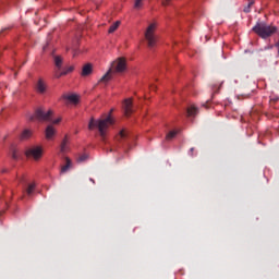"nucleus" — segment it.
I'll list each match as a JSON object with an SVG mask.
<instances>
[{"label":"nucleus","mask_w":279,"mask_h":279,"mask_svg":"<svg viewBox=\"0 0 279 279\" xmlns=\"http://www.w3.org/2000/svg\"><path fill=\"white\" fill-rule=\"evenodd\" d=\"M110 70L113 73H125L128 71V61L125 58H118L111 63Z\"/></svg>","instance_id":"nucleus-5"},{"label":"nucleus","mask_w":279,"mask_h":279,"mask_svg":"<svg viewBox=\"0 0 279 279\" xmlns=\"http://www.w3.org/2000/svg\"><path fill=\"white\" fill-rule=\"evenodd\" d=\"M21 141H27V138H32V130L25 129L20 135Z\"/></svg>","instance_id":"nucleus-17"},{"label":"nucleus","mask_w":279,"mask_h":279,"mask_svg":"<svg viewBox=\"0 0 279 279\" xmlns=\"http://www.w3.org/2000/svg\"><path fill=\"white\" fill-rule=\"evenodd\" d=\"M73 71H75V66L74 65H70V66L65 68L63 71H61V72H56L54 73V77L60 78V77H62V75H69V73H73Z\"/></svg>","instance_id":"nucleus-11"},{"label":"nucleus","mask_w":279,"mask_h":279,"mask_svg":"<svg viewBox=\"0 0 279 279\" xmlns=\"http://www.w3.org/2000/svg\"><path fill=\"white\" fill-rule=\"evenodd\" d=\"M123 110H124L125 117H130L132 114V112H134V109L132 107V98L124 99Z\"/></svg>","instance_id":"nucleus-8"},{"label":"nucleus","mask_w":279,"mask_h":279,"mask_svg":"<svg viewBox=\"0 0 279 279\" xmlns=\"http://www.w3.org/2000/svg\"><path fill=\"white\" fill-rule=\"evenodd\" d=\"M34 189H36V184L31 183L26 190L27 195H32V193H34Z\"/></svg>","instance_id":"nucleus-22"},{"label":"nucleus","mask_w":279,"mask_h":279,"mask_svg":"<svg viewBox=\"0 0 279 279\" xmlns=\"http://www.w3.org/2000/svg\"><path fill=\"white\" fill-rule=\"evenodd\" d=\"M56 134H58V129H56L53 124H49L45 130V137L48 141H53L56 138Z\"/></svg>","instance_id":"nucleus-7"},{"label":"nucleus","mask_w":279,"mask_h":279,"mask_svg":"<svg viewBox=\"0 0 279 279\" xmlns=\"http://www.w3.org/2000/svg\"><path fill=\"white\" fill-rule=\"evenodd\" d=\"M87 159H88V155L84 154L77 158V162H84V160H87Z\"/></svg>","instance_id":"nucleus-24"},{"label":"nucleus","mask_w":279,"mask_h":279,"mask_svg":"<svg viewBox=\"0 0 279 279\" xmlns=\"http://www.w3.org/2000/svg\"><path fill=\"white\" fill-rule=\"evenodd\" d=\"M125 136H128V133L125 132V130H121L117 136L118 141H121V138H125Z\"/></svg>","instance_id":"nucleus-23"},{"label":"nucleus","mask_w":279,"mask_h":279,"mask_svg":"<svg viewBox=\"0 0 279 279\" xmlns=\"http://www.w3.org/2000/svg\"><path fill=\"white\" fill-rule=\"evenodd\" d=\"M253 32L260 36V38H269V36H274L278 28L272 25H267L265 23H258L256 26L253 27Z\"/></svg>","instance_id":"nucleus-3"},{"label":"nucleus","mask_w":279,"mask_h":279,"mask_svg":"<svg viewBox=\"0 0 279 279\" xmlns=\"http://www.w3.org/2000/svg\"><path fill=\"white\" fill-rule=\"evenodd\" d=\"M36 90L39 95H45L47 93V82L45 80L39 78L36 84Z\"/></svg>","instance_id":"nucleus-10"},{"label":"nucleus","mask_w":279,"mask_h":279,"mask_svg":"<svg viewBox=\"0 0 279 279\" xmlns=\"http://www.w3.org/2000/svg\"><path fill=\"white\" fill-rule=\"evenodd\" d=\"M53 117V110L49 109L45 111V108L39 107L35 110V113L29 118L31 121H46L50 122Z\"/></svg>","instance_id":"nucleus-4"},{"label":"nucleus","mask_w":279,"mask_h":279,"mask_svg":"<svg viewBox=\"0 0 279 279\" xmlns=\"http://www.w3.org/2000/svg\"><path fill=\"white\" fill-rule=\"evenodd\" d=\"M187 114L189 117H195V114H197V107H195V105H191L187 108Z\"/></svg>","instance_id":"nucleus-19"},{"label":"nucleus","mask_w":279,"mask_h":279,"mask_svg":"<svg viewBox=\"0 0 279 279\" xmlns=\"http://www.w3.org/2000/svg\"><path fill=\"white\" fill-rule=\"evenodd\" d=\"M61 122H62V117H58L57 119L51 120L52 125H58Z\"/></svg>","instance_id":"nucleus-25"},{"label":"nucleus","mask_w":279,"mask_h":279,"mask_svg":"<svg viewBox=\"0 0 279 279\" xmlns=\"http://www.w3.org/2000/svg\"><path fill=\"white\" fill-rule=\"evenodd\" d=\"M63 99L72 104V106H77L80 104V95L77 94H65Z\"/></svg>","instance_id":"nucleus-9"},{"label":"nucleus","mask_w":279,"mask_h":279,"mask_svg":"<svg viewBox=\"0 0 279 279\" xmlns=\"http://www.w3.org/2000/svg\"><path fill=\"white\" fill-rule=\"evenodd\" d=\"M191 151H193V148H191Z\"/></svg>","instance_id":"nucleus-28"},{"label":"nucleus","mask_w":279,"mask_h":279,"mask_svg":"<svg viewBox=\"0 0 279 279\" xmlns=\"http://www.w3.org/2000/svg\"><path fill=\"white\" fill-rule=\"evenodd\" d=\"M112 71L109 69V71L99 80L100 84H108L110 80H112Z\"/></svg>","instance_id":"nucleus-14"},{"label":"nucleus","mask_w":279,"mask_h":279,"mask_svg":"<svg viewBox=\"0 0 279 279\" xmlns=\"http://www.w3.org/2000/svg\"><path fill=\"white\" fill-rule=\"evenodd\" d=\"M54 64L57 68L56 73H60V69H62V57L60 56L54 57Z\"/></svg>","instance_id":"nucleus-18"},{"label":"nucleus","mask_w":279,"mask_h":279,"mask_svg":"<svg viewBox=\"0 0 279 279\" xmlns=\"http://www.w3.org/2000/svg\"><path fill=\"white\" fill-rule=\"evenodd\" d=\"M134 10H143V0H134Z\"/></svg>","instance_id":"nucleus-21"},{"label":"nucleus","mask_w":279,"mask_h":279,"mask_svg":"<svg viewBox=\"0 0 279 279\" xmlns=\"http://www.w3.org/2000/svg\"><path fill=\"white\" fill-rule=\"evenodd\" d=\"M158 32V21L153 20L151 22H148L145 29H144V38L150 49L153 47H156L158 44V35L156 34Z\"/></svg>","instance_id":"nucleus-2"},{"label":"nucleus","mask_w":279,"mask_h":279,"mask_svg":"<svg viewBox=\"0 0 279 279\" xmlns=\"http://www.w3.org/2000/svg\"><path fill=\"white\" fill-rule=\"evenodd\" d=\"M73 167V162L69 157H65V165L61 167V173H66Z\"/></svg>","instance_id":"nucleus-15"},{"label":"nucleus","mask_w":279,"mask_h":279,"mask_svg":"<svg viewBox=\"0 0 279 279\" xmlns=\"http://www.w3.org/2000/svg\"><path fill=\"white\" fill-rule=\"evenodd\" d=\"M69 136H64V138L62 140V142H61V145H60V153L61 154H66L68 151H69V149H70V147H69Z\"/></svg>","instance_id":"nucleus-12"},{"label":"nucleus","mask_w":279,"mask_h":279,"mask_svg":"<svg viewBox=\"0 0 279 279\" xmlns=\"http://www.w3.org/2000/svg\"><path fill=\"white\" fill-rule=\"evenodd\" d=\"M93 73V64L87 63L83 66L81 75L83 77H87V75H90Z\"/></svg>","instance_id":"nucleus-13"},{"label":"nucleus","mask_w":279,"mask_h":279,"mask_svg":"<svg viewBox=\"0 0 279 279\" xmlns=\"http://www.w3.org/2000/svg\"><path fill=\"white\" fill-rule=\"evenodd\" d=\"M119 27H121V21L113 22L108 29V34H114Z\"/></svg>","instance_id":"nucleus-16"},{"label":"nucleus","mask_w":279,"mask_h":279,"mask_svg":"<svg viewBox=\"0 0 279 279\" xmlns=\"http://www.w3.org/2000/svg\"><path fill=\"white\" fill-rule=\"evenodd\" d=\"M111 125H114V118L110 116L100 120H94L92 118L88 123V130H95L97 128L101 138H106Z\"/></svg>","instance_id":"nucleus-1"},{"label":"nucleus","mask_w":279,"mask_h":279,"mask_svg":"<svg viewBox=\"0 0 279 279\" xmlns=\"http://www.w3.org/2000/svg\"><path fill=\"white\" fill-rule=\"evenodd\" d=\"M175 136H178V131H170V132L166 135V141H172V138H175Z\"/></svg>","instance_id":"nucleus-20"},{"label":"nucleus","mask_w":279,"mask_h":279,"mask_svg":"<svg viewBox=\"0 0 279 279\" xmlns=\"http://www.w3.org/2000/svg\"><path fill=\"white\" fill-rule=\"evenodd\" d=\"M43 146H33L26 150L27 158H33V160H40L44 154Z\"/></svg>","instance_id":"nucleus-6"},{"label":"nucleus","mask_w":279,"mask_h":279,"mask_svg":"<svg viewBox=\"0 0 279 279\" xmlns=\"http://www.w3.org/2000/svg\"><path fill=\"white\" fill-rule=\"evenodd\" d=\"M171 3V0H162V5H169Z\"/></svg>","instance_id":"nucleus-27"},{"label":"nucleus","mask_w":279,"mask_h":279,"mask_svg":"<svg viewBox=\"0 0 279 279\" xmlns=\"http://www.w3.org/2000/svg\"><path fill=\"white\" fill-rule=\"evenodd\" d=\"M252 5H254V1H251L250 3H248V5L246 7V8H244V12H250V8H252Z\"/></svg>","instance_id":"nucleus-26"}]
</instances>
